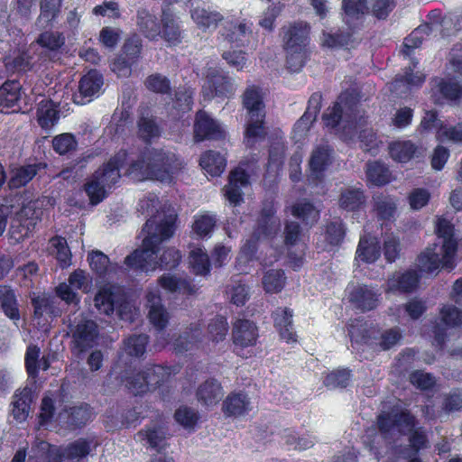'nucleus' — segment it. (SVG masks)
I'll return each instance as SVG.
<instances>
[{"mask_svg": "<svg viewBox=\"0 0 462 462\" xmlns=\"http://www.w3.org/2000/svg\"><path fill=\"white\" fill-rule=\"evenodd\" d=\"M176 215L171 214L165 216L163 219L156 225L154 232L149 234L143 239L141 247L134 250L130 254H128V260L130 261L135 257H142L139 254H145L149 253V255L151 256L154 254L158 245H161L163 241L173 236L176 230Z\"/></svg>", "mask_w": 462, "mask_h": 462, "instance_id": "6", "label": "nucleus"}, {"mask_svg": "<svg viewBox=\"0 0 462 462\" xmlns=\"http://www.w3.org/2000/svg\"><path fill=\"white\" fill-rule=\"evenodd\" d=\"M47 168L44 162H34L17 166L11 170V176L7 181L10 189H18L25 187L42 170Z\"/></svg>", "mask_w": 462, "mask_h": 462, "instance_id": "23", "label": "nucleus"}, {"mask_svg": "<svg viewBox=\"0 0 462 462\" xmlns=\"http://www.w3.org/2000/svg\"><path fill=\"white\" fill-rule=\"evenodd\" d=\"M36 42L51 51H58L65 44V37L62 32L45 31L39 34Z\"/></svg>", "mask_w": 462, "mask_h": 462, "instance_id": "58", "label": "nucleus"}, {"mask_svg": "<svg viewBox=\"0 0 462 462\" xmlns=\"http://www.w3.org/2000/svg\"><path fill=\"white\" fill-rule=\"evenodd\" d=\"M203 331L200 323H190L173 342L177 353H184L199 346L202 342Z\"/></svg>", "mask_w": 462, "mask_h": 462, "instance_id": "26", "label": "nucleus"}, {"mask_svg": "<svg viewBox=\"0 0 462 462\" xmlns=\"http://www.w3.org/2000/svg\"><path fill=\"white\" fill-rule=\"evenodd\" d=\"M259 338V329L256 324L246 319H238L232 328V340L235 346L234 352L236 356L247 358L245 349L254 346Z\"/></svg>", "mask_w": 462, "mask_h": 462, "instance_id": "9", "label": "nucleus"}, {"mask_svg": "<svg viewBox=\"0 0 462 462\" xmlns=\"http://www.w3.org/2000/svg\"><path fill=\"white\" fill-rule=\"evenodd\" d=\"M129 153L120 149L86 181L84 190L92 205H97L120 180V171L128 164V174H140L147 180L171 183L183 168L180 157L162 148L144 147L137 160L128 163Z\"/></svg>", "mask_w": 462, "mask_h": 462, "instance_id": "1", "label": "nucleus"}, {"mask_svg": "<svg viewBox=\"0 0 462 462\" xmlns=\"http://www.w3.org/2000/svg\"><path fill=\"white\" fill-rule=\"evenodd\" d=\"M352 380V371L347 367H338L328 373L323 381L324 385L329 389H345Z\"/></svg>", "mask_w": 462, "mask_h": 462, "instance_id": "49", "label": "nucleus"}, {"mask_svg": "<svg viewBox=\"0 0 462 462\" xmlns=\"http://www.w3.org/2000/svg\"><path fill=\"white\" fill-rule=\"evenodd\" d=\"M104 84V79L101 73L97 69H90L80 79L79 82V91L81 100L75 103L85 104L97 95Z\"/></svg>", "mask_w": 462, "mask_h": 462, "instance_id": "25", "label": "nucleus"}, {"mask_svg": "<svg viewBox=\"0 0 462 462\" xmlns=\"http://www.w3.org/2000/svg\"><path fill=\"white\" fill-rule=\"evenodd\" d=\"M383 293L378 285L358 283L348 289L347 300L361 313L375 310L381 305Z\"/></svg>", "mask_w": 462, "mask_h": 462, "instance_id": "7", "label": "nucleus"}, {"mask_svg": "<svg viewBox=\"0 0 462 462\" xmlns=\"http://www.w3.org/2000/svg\"><path fill=\"white\" fill-rule=\"evenodd\" d=\"M41 457L46 462H63L66 459L65 448L60 446L51 444L47 441H41L38 444Z\"/></svg>", "mask_w": 462, "mask_h": 462, "instance_id": "64", "label": "nucleus"}, {"mask_svg": "<svg viewBox=\"0 0 462 462\" xmlns=\"http://www.w3.org/2000/svg\"><path fill=\"white\" fill-rule=\"evenodd\" d=\"M122 382L125 383L127 390L134 396H142L150 392L142 370L133 372L124 376Z\"/></svg>", "mask_w": 462, "mask_h": 462, "instance_id": "55", "label": "nucleus"}, {"mask_svg": "<svg viewBox=\"0 0 462 462\" xmlns=\"http://www.w3.org/2000/svg\"><path fill=\"white\" fill-rule=\"evenodd\" d=\"M0 306L8 319L14 321H18L21 319L16 293L8 285L0 286Z\"/></svg>", "mask_w": 462, "mask_h": 462, "instance_id": "36", "label": "nucleus"}, {"mask_svg": "<svg viewBox=\"0 0 462 462\" xmlns=\"http://www.w3.org/2000/svg\"><path fill=\"white\" fill-rule=\"evenodd\" d=\"M189 264L190 272L197 276H208L211 273V261L202 248L192 249L189 254Z\"/></svg>", "mask_w": 462, "mask_h": 462, "instance_id": "41", "label": "nucleus"}, {"mask_svg": "<svg viewBox=\"0 0 462 462\" xmlns=\"http://www.w3.org/2000/svg\"><path fill=\"white\" fill-rule=\"evenodd\" d=\"M293 310L289 307H278L271 313L273 328L279 338L287 344L298 342V334L294 328Z\"/></svg>", "mask_w": 462, "mask_h": 462, "instance_id": "13", "label": "nucleus"}, {"mask_svg": "<svg viewBox=\"0 0 462 462\" xmlns=\"http://www.w3.org/2000/svg\"><path fill=\"white\" fill-rule=\"evenodd\" d=\"M136 125L139 138L146 144H150L153 139L162 135V125L149 106L139 111Z\"/></svg>", "mask_w": 462, "mask_h": 462, "instance_id": "19", "label": "nucleus"}, {"mask_svg": "<svg viewBox=\"0 0 462 462\" xmlns=\"http://www.w3.org/2000/svg\"><path fill=\"white\" fill-rule=\"evenodd\" d=\"M333 150L328 145H318L313 149L309 166L310 171V180L318 184L323 181L324 173L332 163Z\"/></svg>", "mask_w": 462, "mask_h": 462, "instance_id": "21", "label": "nucleus"}, {"mask_svg": "<svg viewBox=\"0 0 462 462\" xmlns=\"http://www.w3.org/2000/svg\"><path fill=\"white\" fill-rule=\"evenodd\" d=\"M194 91L187 86H179L174 92L173 108L179 116L191 110L193 106Z\"/></svg>", "mask_w": 462, "mask_h": 462, "instance_id": "48", "label": "nucleus"}, {"mask_svg": "<svg viewBox=\"0 0 462 462\" xmlns=\"http://www.w3.org/2000/svg\"><path fill=\"white\" fill-rule=\"evenodd\" d=\"M233 79L226 72L217 68H208L206 72L202 94L205 100L217 98L221 101L235 95Z\"/></svg>", "mask_w": 462, "mask_h": 462, "instance_id": "5", "label": "nucleus"}, {"mask_svg": "<svg viewBox=\"0 0 462 462\" xmlns=\"http://www.w3.org/2000/svg\"><path fill=\"white\" fill-rule=\"evenodd\" d=\"M251 31L245 23L226 21L221 30V35L236 46H245L248 42V37Z\"/></svg>", "mask_w": 462, "mask_h": 462, "instance_id": "32", "label": "nucleus"}, {"mask_svg": "<svg viewBox=\"0 0 462 462\" xmlns=\"http://www.w3.org/2000/svg\"><path fill=\"white\" fill-rule=\"evenodd\" d=\"M31 303L33 308L34 319L40 320L43 315L53 314L54 306L51 297L45 294H35L31 297Z\"/></svg>", "mask_w": 462, "mask_h": 462, "instance_id": "61", "label": "nucleus"}, {"mask_svg": "<svg viewBox=\"0 0 462 462\" xmlns=\"http://www.w3.org/2000/svg\"><path fill=\"white\" fill-rule=\"evenodd\" d=\"M199 165L210 176L218 177L226 169V160L220 152L208 150L201 154Z\"/></svg>", "mask_w": 462, "mask_h": 462, "instance_id": "39", "label": "nucleus"}, {"mask_svg": "<svg viewBox=\"0 0 462 462\" xmlns=\"http://www.w3.org/2000/svg\"><path fill=\"white\" fill-rule=\"evenodd\" d=\"M196 395L204 405H215L218 403L223 395V388L217 380L210 378L198 387Z\"/></svg>", "mask_w": 462, "mask_h": 462, "instance_id": "35", "label": "nucleus"}, {"mask_svg": "<svg viewBox=\"0 0 462 462\" xmlns=\"http://www.w3.org/2000/svg\"><path fill=\"white\" fill-rule=\"evenodd\" d=\"M285 280L283 270H269L263 277V289L267 293H278L284 288Z\"/></svg>", "mask_w": 462, "mask_h": 462, "instance_id": "54", "label": "nucleus"}, {"mask_svg": "<svg viewBox=\"0 0 462 462\" xmlns=\"http://www.w3.org/2000/svg\"><path fill=\"white\" fill-rule=\"evenodd\" d=\"M242 103L249 117L258 116V115L265 117V106L259 87L253 85L246 88L242 95Z\"/></svg>", "mask_w": 462, "mask_h": 462, "instance_id": "28", "label": "nucleus"}, {"mask_svg": "<svg viewBox=\"0 0 462 462\" xmlns=\"http://www.w3.org/2000/svg\"><path fill=\"white\" fill-rule=\"evenodd\" d=\"M322 36V46L329 49H348L355 42L350 30L337 29L330 32L324 31Z\"/></svg>", "mask_w": 462, "mask_h": 462, "instance_id": "38", "label": "nucleus"}, {"mask_svg": "<svg viewBox=\"0 0 462 462\" xmlns=\"http://www.w3.org/2000/svg\"><path fill=\"white\" fill-rule=\"evenodd\" d=\"M346 226L340 218L331 220L325 226V240L332 246H338L346 236Z\"/></svg>", "mask_w": 462, "mask_h": 462, "instance_id": "53", "label": "nucleus"}, {"mask_svg": "<svg viewBox=\"0 0 462 462\" xmlns=\"http://www.w3.org/2000/svg\"><path fill=\"white\" fill-rule=\"evenodd\" d=\"M148 319L153 328L161 332L167 328L170 314L162 303H152L149 309Z\"/></svg>", "mask_w": 462, "mask_h": 462, "instance_id": "56", "label": "nucleus"}, {"mask_svg": "<svg viewBox=\"0 0 462 462\" xmlns=\"http://www.w3.org/2000/svg\"><path fill=\"white\" fill-rule=\"evenodd\" d=\"M125 349L131 356L140 357L145 351L149 343V337L145 334H134L125 341Z\"/></svg>", "mask_w": 462, "mask_h": 462, "instance_id": "59", "label": "nucleus"}, {"mask_svg": "<svg viewBox=\"0 0 462 462\" xmlns=\"http://www.w3.org/2000/svg\"><path fill=\"white\" fill-rule=\"evenodd\" d=\"M160 24L157 17L146 10L139 11L137 14V25L143 34L153 41L159 38Z\"/></svg>", "mask_w": 462, "mask_h": 462, "instance_id": "45", "label": "nucleus"}, {"mask_svg": "<svg viewBox=\"0 0 462 462\" xmlns=\"http://www.w3.org/2000/svg\"><path fill=\"white\" fill-rule=\"evenodd\" d=\"M191 18L203 31L216 30L218 24L224 21V16L216 10L196 7L191 11Z\"/></svg>", "mask_w": 462, "mask_h": 462, "instance_id": "34", "label": "nucleus"}, {"mask_svg": "<svg viewBox=\"0 0 462 462\" xmlns=\"http://www.w3.org/2000/svg\"><path fill=\"white\" fill-rule=\"evenodd\" d=\"M32 402V391L28 387L17 390L12 402V414L17 422H23L28 418Z\"/></svg>", "mask_w": 462, "mask_h": 462, "instance_id": "30", "label": "nucleus"}, {"mask_svg": "<svg viewBox=\"0 0 462 462\" xmlns=\"http://www.w3.org/2000/svg\"><path fill=\"white\" fill-rule=\"evenodd\" d=\"M418 150L417 145L411 140L394 141L389 144V154L391 158L401 163L410 162Z\"/></svg>", "mask_w": 462, "mask_h": 462, "instance_id": "43", "label": "nucleus"}, {"mask_svg": "<svg viewBox=\"0 0 462 462\" xmlns=\"http://www.w3.org/2000/svg\"><path fill=\"white\" fill-rule=\"evenodd\" d=\"M421 275L412 269L405 272H395L386 281L385 293L408 294L413 292L419 286Z\"/></svg>", "mask_w": 462, "mask_h": 462, "instance_id": "15", "label": "nucleus"}, {"mask_svg": "<svg viewBox=\"0 0 462 462\" xmlns=\"http://www.w3.org/2000/svg\"><path fill=\"white\" fill-rule=\"evenodd\" d=\"M150 392L159 390L162 402H170L173 393L171 385V368L162 365L151 364L142 370Z\"/></svg>", "mask_w": 462, "mask_h": 462, "instance_id": "8", "label": "nucleus"}, {"mask_svg": "<svg viewBox=\"0 0 462 462\" xmlns=\"http://www.w3.org/2000/svg\"><path fill=\"white\" fill-rule=\"evenodd\" d=\"M23 87L17 79H7L0 87V112L16 113L21 110Z\"/></svg>", "mask_w": 462, "mask_h": 462, "instance_id": "17", "label": "nucleus"}, {"mask_svg": "<svg viewBox=\"0 0 462 462\" xmlns=\"http://www.w3.org/2000/svg\"><path fill=\"white\" fill-rule=\"evenodd\" d=\"M78 141L76 136L70 133H63L52 139V148L60 155H65L77 149Z\"/></svg>", "mask_w": 462, "mask_h": 462, "instance_id": "62", "label": "nucleus"}, {"mask_svg": "<svg viewBox=\"0 0 462 462\" xmlns=\"http://www.w3.org/2000/svg\"><path fill=\"white\" fill-rule=\"evenodd\" d=\"M366 196L362 188L349 187L341 190L338 206L347 212H358L365 207Z\"/></svg>", "mask_w": 462, "mask_h": 462, "instance_id": "27", "label": "nucleus"}, {"mask_svg": "<svg viewBox=\"0 0 462 462\" xmlns=\"http://www.w3.org/2000/svg\"><path fill=\"white\" fill-rule=\"evenodd\" d=\"M217 221L216 216L208 212L197 214L194 217L192 231L200 238L209 236L217 226Z\"/></svg>", "mask_w": 462, "mask_h": 462, "instance_id": "50", "label": "nucleus"}, {"mask_svg": "<svg viewBox=\"0 0 462 462\" xmlns=\"http://www.w3.org/2000/svg\"><path fill=\"white\" fill-rule=\"evenodd\" d=\"M97 447L93 439L79 438L67 445L65 448L66 459L79 460L87 457L92 449Z\"/></svg>", "mask_w": 462, "mask_h": 462, "instance_id": "46", "label": "nucleus"}, {"mask_svg": "<svg viewBox=\"0 0 462 462\" xmlns=\"http://www.w3.org/2000/svg\"><path fill=\"white\" fill-rule=\"evenodd\" d=\"M374 210L379 220L393 221L397 212L396 199L383 193L377 195L374 198Z\"/></svg>", "mask_w": 462, "mask_h": 462, "instance_id": "42", "label": "nucleus"}, {"mask_svg": "<svg viewBox=\"0 0 462 462\" xmlns=\"http://www.w3.org/2000/svg\"><path fill=\"white\" fill-rule=\"evenodd\" d=\"M173 417L177 423L187 430H194L200 419L199 411L186 405L176 409Z\"/></svg>", "mask_w": 462, "mask_h": 462, "instance_id": "57", "label": "nucleus"}, {"mask_svg": "<svg viewBox=\"0 0 462 462\" xmlns=\"http://www.w3.org/2000/svg\"><path fill=\"white\" fill-rule=\"evenodd\" d=\"M310 31L308 23L297 22L290 24L284 32L283 48L287 53L286 65L292 72L300 71L306 63Z\"/></svg>", "mask_w": 462, "mask_h": 462, "instance_id": "3", "label": "nucleus"}, {"mask_svg": "<svg viewBox=\"0 0 462 462\" xmlns=\"http://www.w3.org/2000/svg\"><path fill=\"white\" fill-rule=\"evenodd\" d=\"M38 123L42 128L54 125L59 118V111L54 103L51 100H42L37 110Z\"/></svg>", "mask_w": 462, "mask_h": 462, "instance_id": "52", "label": "nucleus"}, {"mask_svg": "<svg viewBox=\"0 0 462 462\" xmlns=\"http://www.w3.org/2000/svg\"><path fill=\"white\" fill-rule=\"evenodd\" d=\"M291 214L304 225L312 226L319 217V212L310 200L296 202L291 207Z\"/></svg>", "mask_w": 462, "mask_h": 462, "instance_id": "44", "label": "nucleus"}, {"mask_svg": "<svg viewBox=\"0 0 462 462\" xmlns=\"http://www.w3.org/2000/svg\"><path fill=\"white\" fill-rule=\"evenodd\" d=\"M91 270L99 278H105L108 274L110 264L109 257L101 251H93L88 254Z\"/></svg>", "mask_w": 462, "mask_h": 462, "instance_id": "63", "label": "nucleus"}, {"mask_svg": "<svg viewBox=\"0 0 462 462\" xmlns=\"http://www.w3.org/2000/svg\"><path fill=\"white\" fill-rule=\"evenodd\" d=\"M92 408L88 403L65 407L59 412L60 421L70 430L81 429L91 420Z\"/></svg>", "mask_w": 462, "mask_h": 462, "instance_id": "18", "label": "nucleus"}, {"mask_svg": "<svg viewBox=\"0 0 462 462\" xmlns=\"http://www.w3.org/2000/svg\"><path fill=\"white\" fill-rule=\"evenodd\" d=\"M142 51V40L136 34L126 38L120 54L112 62V69L118 74L129 76L132 67L139 61Z\"/></svg>", "mask_w": 462, "mask_h": 462, "instance_id": "10", "label": "nucleus"}, {"mask_svg": "<svg viewBox=\"0 0 462 462\" xmlns=\"http://www.w3.org/2000/svg\"><path fill=\"white\" fill-rule=\"evenodd\" d=\"M160 253V245L155 249L154 254L151 256L150 254H140L143 257H135L132 260H128V255L125 258L124 263L125 266L134 271L135 273H149L153 272L156 269L173 271L178 268L181 262L180 251L175 247H167L163 249L162 254Z\"/></svg>", "mask_w": 462, "mask_h": 462, "instance_id": "4", "label": "nucleus"}, {"mask_svg": "<svg viewBox=\"0 0 462 462\" xmlns=\"http://www.w3.org/2000/svg\"><path fill=\"white\" fill-rule=\"evenodd\" d=\"M366 177L375 186H383L391 181V171L383 162L375 161L366 164Z\"/></svg>", "mask_w": 462, "mask_h": 462, "instance_id": "47", "label": "nucleus"}, {"mask_svg": "<svg viewBox=\"0 0 462 462\" xmlns=\"http://www.w3.org/2000/svg\"><path fill=\"white\" fill-rule=\"evenodd\" d=\"M356 256L365 263H375L381 256V245L375 237L363 236L360 238Z\"/></svg>", "mask_w": 462, "mask_h": 462, "instance_id": "40", "label": "nucleus"}, {"mask_svg": "<svg viewBox=\"0 0 462 462\" xmlns=\"http://www.w3.org/2000/svg\"><path fill=\"white\" fill-rule=\"evenodd\" d=\"M158 284L169 292H179L187 295H193L197 289L189 280L177 277L174 274L164 273L158 279Z\"/></svg>", "mask_w": 462, "mask_h": 462, "instance_id": "33", "label": "nucleus"}, {"mask_svg": "<svg viewBox=\"0 0 462 462\" xmlns=\"http://www.w3.org/2000/svg\"><path fill=\"white\" fill-rule=\"evenodd\" d=\"M222 410L226 416L244 415L250 410V400L243 392H232L223 402Z\"/></svg>", "mask_w": 462, "mask_h": 462, "instance_id": "31", "label": "nucleus"}, {"mask_svg": "<svg viewBox=\"0 0 462 462\" xmlns=\"http://www.w3.org/2000/svg\"><path fill=\"white\" fill-rule=\"evenodd\" d=\"M121 288L112 284L100 287L95 295V307L99 313L111 316L116 308V300Z\"/></svg>", "mask_w": 462, "mask_h": 462, "instance_id": "24", "label": "nucleus"}, {"mask_svg": "<svg viewBox=\"0 0 462 462\" xmlns=\"http://www.w3.org/2000/svg\"><path fill=\"white\" fill-rule=\"evenodd\" d=\"M250 184V175L246 170L238 166L228 175V182L225 186V197L233 206H238L244 201L243 188Z\"/></svg>", "mask_w": 462, "mask_h": 462, "instance_id": "16", "label": "nucleus"}, {"mask_svg": "<svg viewBox=\"0 0 462 462\" xmlns=\"http://www.w3.org/2000/svg\"><path fill=\"white\" fill-rule=\"evenodd\" d=\"M342 10L346 23L362 20L368 14L366 0H342Z\"/></svg>", "mask_w": 462, "mask_h": 462, "instance_id": "51", "label": "nucleus"}, {"mask_svg": "<svg viewBox=\"0 0 462 462\" xmlns=\"http://www.w3.org/2000/svg\"><path fill=\"white\" fill-rule=\"evenodd\" d=\"M346 329L352 342L374 346V340L377 338L375 336L376 330L373 324L368 323L364 318L350 319Z\"/></svg>", "mask_w": 462, "mask_h": 462, "instance_id": "22", "label": "nucleus"}, {"mask_svg": "<svg viewBox=\"0 0 462 462\" xmlns=\"http://www.w3.org/2000/svg\"><path fill=\"white\" fill-rule=\"evenodd\" d=\"M144 86L149 91L156 94L168 95L171 91V80L160 73L149 75L144 80Z\"/></svg>", "mask_w": 462, "mask_h": 462, "instance_id": "60", "label": "nucleus"}, {"mask_svg": "<svg viewBox=\"0 0 462 462\" xmlns=\"http://www.w3.org/2000/svg\"><path fill=\"white\" fill-rule=\"evenodd\" d=\"M142 441H146L149 447L157 452H162L167 447L166 433L162 427L145 426L137 433Z\"/></svg>", "mask_w": 462, "mask_h": 462, "instance_id": "37", "label": "nucleus"}, {"mask_svg": "<svg viewBox=\"0 0 462 462\" xmlns=\"http://www.w3.org/2000/svg\"><path fill=\"white\" fill-rule=\"evenodd\" d=\"M63 0H41L36 25L42 29L52 27L60 16Z\"/></svg>", "mask_w": 462, "mask_h": 462, "instance_id": "29", "label": "nucleus"}, {"mask_svg": "<svg viewBox=\"0 0 462 462\" xmlns=\"http://www.w3.org/2000/svg\"><path fill=\"white\" fill-rule=\"evenodd\" d=\"M98 328L92 319L79 321L71 330V350L78 355L92 348L98 337Z\"/></svg>", "mask_w": 462, "mask_h": 462, "instance_id": "11", "label": "nucleus"}, {"mask_svg": "<svg viewBox=\"0 0 462 462\" xmlns=\"http://www.w3.org/2000/svg\"><path fill=\"white\" fill-rule=\"evenodd\" d=\"M193 136L196 142L220 140L225 137V131L207 111L199 109L195 115Z\"/></svg>", "mask_w": 462, "mask_h": 462, "instance_id": "12", "label": "nucleus"}, {"mask_svg": "<svg viewBox=\"0 0 462 462\" xmlns=\"http://www.w3.org/2000/svg\"><path fill=\"white\" fill-rule=\"evenodd\" d=\"M183 32L179 18L169 9H162L159 38L169 46H177L182 42Z\"/></svg>", "mask_w": 462, "mask_h": 462, "instance_id": "20", "label": "nucleus"}, {"mask_svg": "<svg viewBox=\"0 0 462 462\" xmlns=\"http://www.w3.org/2000/svg\"><path fill=\"white\" fill-rule=\"evenodd\" d=\"M431 88L436 104L457 105L462 100V84L454 79L437 78Z\"/></svg>", "mask_w": 462, "mask_h": 462, "instance_id": "14", "label": "nucleus"}, {"mask_svg": "<svg viewBox=\"0 0 462 462\" xmlns=\"http://www.w3.org/2000/svg\"><path fill=\"white\" fill-rule=\"evenodd\" d=\"M419 420L408 409H393L391 411H383L376 418V426L383 436H387L397 429L400 433L409 434V448L402 452L408 457L418 456L420 450L428 448L429 439L421 427H418Z\"/></svg>", "mask_w": 462, "mask_h": 462, "instance_id": "2", "label": "nucleus"}]
</instances>
